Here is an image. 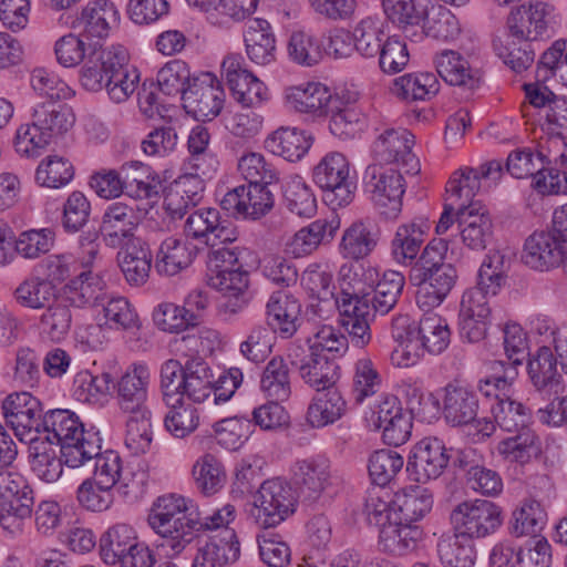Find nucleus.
<instances>
[{"instance_id":"1","label":"nucleus","mask_w":567,"mask_h":567,"mask_svg":"<svg viewBox=\"0 0 567 567\" xmlns=\"http://www.w3.org/2000/svg\"><path fill=\"white\" fill-rule=\"evenodd\" d=\"M404 284V276L395 270L385 271L379 279L372 267L349 264L340 268L341 297L337 301L340 323L354 347L369 344L370 321L377 312L385 315L396 305Z\"/></svg>"},{"instance_id":"2","label":"nucleus","mask_w":567,"mask_h":567,"mask_svg":"<svg viewBox=\"0 0 567 567\" xmlns=\"http://www.w3.org/2000/svg\"><path fill=\"white\" fill-rule=\"evenodd\" d=\"M150 381V369L133 364L114 385L118 409L126 416L124 444L132 455L148 452L153 441L152 412L146 403Z\"/></svg>"},{"instance_id":"3","label":"nucleus","mask_w":567,"mask_h":567,"mask_svg":"<svg viewBox=\"0 0 567 567\" xmlns=\"http://www.w3.org/2000/svg\"><path fill=\"white\" fill-rule=\"evenodd\" d=\"M74 122V114L69 106L42 103L34 109L32 122L18 127L14 150L22 157H38L53 138L66 133Z\"/></svg>"},{"instance_id":"4","label":"nucleus","mask_w":567,"mask_h":567,"mask_svg":"<svg viewBox=\"0 0 567 567\" xmlns=\"http://www.w3.org/2000/svg\"><path fill=\"white\" fill-rule=\"evenodd\" d=\"M450 519L461 538L475 542L498 530L503 524V511L492 501L476 498L457 504L451 511Z\"/></svg>"},{"instance_id":"5","label":"nucleus","mask_w":567,"mask_h":567,"mask_svg":"<svg viewBox=\"0 0 567 567\" xmlns=\"http://www.w3.org/2000/svg\"><path fill=\"white\" fill-rule=\"evenodd\" d=\"M296 496L291 485L281 478L264 481L255 496L250 515L260 528H272L295 512Z\"/></svg>"},{"instance_id":"6","label":"nucleus","mask_w":567,"mask_h":567,"mask_svg":"<svg viewBox=\"0 0 567 567\" xmlns=\"http://www.w3.org/2000/svg\"><path fill=\"white\" fill-rule=\"evenodd\" d=\"M287 357L305 383L317 392L336 386L340 367L334 358L318 352L315 347L300 344H291L288 348Z\"/></svg>"},{"instance_id":"7","label":"nucleus","mask_w":567,"mask_h":567,"mask_svg":"<svg viewBox=\"0 0 567 567\" xmlns=\"http://www.w3.org/2000/svg\"><path fill=\"white\" fill-rule=\"evenodd\" d=\"M367 192L375 209L385 218H396L405 192L402 174L392 168L369 165L364 173Z\"/></svg>"},{"instance_id":"8","label":"nucleus","mask_w":567,"mask_h":567,"mask_svg":"<svg viewBox=\"0 0 567 567\" xmlns=\"http://www.w3.org/2000/svg\"><path fill=\"white\" fill-rule=\"evenodd\" d=\"M350 167L341 153L327 154L313 168L312 178L324 192V199L333 206H346L354 196V185L350 181Z\"/></svg>"},{"instance_id":"9","label":"nucleus","mask_w":567,"mask_h":567,"mask_svg":"<svg viewBox=\"0 0 567 567\" xmlns=\"http://www.w3.org/2000/svg\"><path fill=\"white\" fill-rule=\"evenodd\" d=\"M554 8L543 1L513 8L506 19L508 34L518 41H538L549 37Z\"/></svg>"},{"instance_id":"10","label":"nucleus","mask_w":567,"mask_h":567,"mask_svg":"<svg viewBox=\"0 0 567 567\" xmlns=\"http://www.w3.org/2000/svg\"><path fill=\"white\" fill-rule=\"evenodd\" d=\"M185 111L197 121H210L216 117L225 101V92L217 78L209 73L194 76L183 95Z\"/></svg>"},{"instance_id":"11","label":"nucleus","mask_w":567,"mask_h":567,"mask_svg":"<svg viewBox=\"0 0 567 567\" xmlns=\"http://www.w3.org/2000/svg\"><path fill=\"white\" fill-rule=\"evenodd\" d=\"M269 185H240L227 192L220 207L228 216L244 219H259L267 215L275 204Z\"/></svg>"},{"instance_id":"12","label":"nucleus","mask_w":567,"mask_h":567,"mask_svg":"<svg viewBox=\"0 0 567 567\" xmlns=\"http://www.w3.org/2000/svg\"><path fill=\"white\" fill-rule=\"evenodd\" d=\"M128 62L127 51L121 45L92 47L81 69V83L92 92L104 89L110 75Z\"/></svg>"},{"instance_id":"13","label":"nucleus","mask_w":567,"mask_h":567,"mask_svg":"<svg viewBox=\"0 0 567 567\" xmlns=\"http://www.w3.org/2000/svg\"><path fill=\"white\" fill-rule=\"evenodd\" d=\"M7 424L16 436L25 442L27 437L40 435V422L43 417L40 402L28 392L13 393L2 403Z\"/></svg>"},{"instance_id":"14","label":"nucleus","mask_w":567,"mask_h":567,"mask_svg":"<svg viewBox=\"0 0 567 567\" xmlns=\"http://www.w3.org/2000/svg\"><path fill=\"white\" fill-rule=\"evenodd\" d=\"M457 280L454 266L425 272H410V281L416 287L415 301L420 309L430 311L446 299Z\"/></svg>"},{"instance_id":"15","label":"nucleus","mask_w":567,"mask_h":567,"mask_svg":"<svg viewBox=\"0 0 567 567\" xmlns=\"http://www.w3.org/2000/svg\"><path fill=\"white\" fill-rule=\"evenodd\" d=\"M450 462L443 441L437 437L421 440L411 451L406 471L419 483L440 477Z\"/></svg>"},{"instance_id":"16","label":"nucleus","mask_w":567,"mask_h":567,"mask_svg":"<svg viewBox=\"0 0 567 567\" xmlns=\"http://www.w3.org/2000/svg\"><path fill=\"white\" fill-rule=\"evenodd\" d=\"M137 227L135 209L122 202L112 203L104 210L100 231L106 246L121 248L142 240L134 234Z\"/></svg>"},{"instance_id":"17","label":"nucleus","mask_w":567,"mask_h":567,"mask_svg":"<svg viewBox=\"0 0 567 567\" xmlns=\"http://www.w3.org/2000/svg\"><path fill=\"white\" fill-rule=\"evenodd\" d=\"M184 234L193 239L205 238L212 246L216 240L227 244L237 238L231 223L223 219L216 208H202L190 213L184 224Z\"/></svg>"},{"instance_id":"18","label":"nucleus","mask_w":567,"mask_h":567,"mask_svg":"<svg viewBox=\"0 0 567 567\" xmlns=\"http://www.w3.org/2000/svg\"><path fill=\"white\" fill-rule=\"evenodd\" d=\"M566 246L555 231H535L525 241L522 259L536 270H548L564 260Z\"/></svg>"},{"instance_id":"19","label":"nucleus","mask_w":567,"mask_h":567,"mask_svg":"<svg viewBox=\"0 0 567 567\" xmlns=\"http://www.w3.org/2000/svg\"><path fill=\"white\" fill-rule=\"evenodd\" d=\"M286 103L300 113L328 116L336 111L341 100L321 83H308L306 86H292L286 90Z\"/></svg>"},{"instance_id":"20","label":"nucleus","mask_w":567,"mask_h":567,"mask_svg":"<svg viewBox=\"0 0 567 567\" xmlns=\"http://www.w3.org/2000/svg\"><path fill=\"white\" fill-rule=\"evenodd\" d=\"M267 326L284 339L291 338L301 324V303L292 295L274 292L267 305Z\"/></svg>"},{"instance_id":"21","label":"nucleus","mask_w":567,"mask_h":567,"mask_svg":"<svg viewBox=\"0 0 567 567\" xmlns=\"http://www.w3.org/2000/svg\"><path fill=\"white\" fill-rule=\"evenodd\" d=\"M203 172H186L169 187L164 207L172 218H182L190 207L198 205L205 188Z\"/></svg>"},{"instance_id":"22","label":"nucleus","mask_w":567,"mask_h":567,"mask_svg":"<svg viewBox=\"0 0 567 567\" xmlns=\"http://www.w3.org/2000/svg\"><path fill=\"white\" fill-rule=\"evenodd\" d=\"M29 463L37 477L45 483L56 482L63 473V458L58 456L59 446L50 435L27 437Z\"/></svg>"},{"instance_id":"23","label":"nucleus","mask_w":567,"mask_h":567,"mask_svg":"<svg viewBox=\"0 0 567 567\" xmlns=\"http://www.w3.org/2000/svg\"><path fill=\"white\" fill-rule=\"evenodd\" d=\"M480 402L476 392L464 385L447 384L443 396V417L452 426H465L477 421Z\"/></svg>"},{"instance_id":"24","label":"nucleus","mask_w":567,"mask_h":567,"mask_svg":"<svg viewBox=\"0 0 567 567\" xmlns=\"http://www.w3.org/2000/svg\"><path fill=\"white\" fill-rule=\"evenodd\" d=\"M414 136L405 128H388L380 134L373 144L375 157L385 163H402L414 169L417 165L412 153Z\"/></svg>"},{"instance_id":"25","label":"nucleus","mask_w":567,"mask_h":567,"mask_svg":"<svg viewBox=\"0 0 567 567\" xmlns=\"http://www.w3.org/2000/svg\"><path fill=\"white\" fill-rule=\"evenodd\" d=\"M105 288L100 275L84 270L62 288V296L72 307H93L105 299Z\"/></svg>"},{"instance_id":"26","label":"nucleus","mask_w":567,"mask_h":567,"mask_svg":"<svg viewBox=\"0 0 567 567\" xmlns=\"http://www.w3.org/2000/svg\"><path fill=\"white\" fill-rule=\"evenodd\" d=\"M295 483L305 502L317 501L329 485V465L322 460L298 461L293 470Z\"/></svg>"},{"instance_id":"27","label":"nucleus","mask_w":567,"mask_h":567,"mask_svg":"<svg viewBox=\"0 0 567 567\" xmlns=\"http://www.w3.org/2000/svg\"><path fill=\"white\" fill-rule=\"evenodd\" d=\"M117 262L130 286L141 287L147 281L152 255L143 240L121 247L117 252Z\"/></svg>"},{"instance_id":"28","label":"nucleus","mask_w":567,"mask_h":567,"mask_svg":"<svg viewBox=\"0 0 567 567\" xmlns=\"http://www.w3.org/2000/svg\"><path fill=\"white\" fill-rule=\"evenodd\" d=\"M422 534L419 526L394 518L381 527L379 545L385 553L403 556L416 548Z\"/></svg>"},{"instance_id":"29","label":"nucleus","mask_w":567,"mask_h":567,"mask_svg":"<svg viewBox=\"0 0 567 567\" xmlns=\"http://www.w3.org/2000/svg\"><path fill=\"white\" fill-rule=\"evenodd\" d=\"M118 20L117 11L112 2L96 0L87 3L81 16L75 20L74 28L87 39L107 37L111 25Z\"/></svg>"},{"instance_id":"30","label":"nucleus","mask_w":567,"mask_h":567,"mask_svg":"<svg viewBox=\"0 0 567 567\" xmlns=\"http://www.w3.org/2000/svg\"><path fill=\"white\" fill-rule=\"evenodd\" d=\"M213 384L215 379L208 363L199 357H189L184 363L183 399L203 403L210 398Z\"/></svg>"},{"instance_id":"31","label":"nucleus","mask_w":567,"mask_h":567,"mask_svg":"<svg viewBox=\"0 0 567 567\" xmlns=\"http://www.w3.org/2000/svg\"><path fill=\"white\" fill-rule=\"evenodd\" d=\"M558 354L550 348L540 347L530 357L527 370L532 384L538 392L558 393L561 375L557 370Z\"/></svg>"},{"instance_id":"32","label":"nucleus","mask_w":567,"mask_h":567,"mask_svg":"<svg viewBox=\"0 0 567 567\" xmlns=\"http://www.w3.org/2000/svg\"><path fill=\"white\" fill-rule=\"evenodd\" d=\"M379 238L380 230L373 221L369 219L354 221L343 233L341 251L349 258L362 259L373 251Z\"/></svg>"},{"instance_id":"33","label":"nucleus","mask_w":567,"mask_h":567,"mask_svg":"<svg viewBox=\"0 0 567 567\" xmlns=\"http://www.w3.org/2000/svg\"><path fill=\"white\" fill-rule=\"evenodd\" d=\"M311 142V136L305 131L296 127H279L266 138L265 146L275 155L289 162H297L309 151Z\"/></svg>"},{"instance_id":"34","label":"nucleus","mask_w":567,"mask_h":567,"mask_svg":"<svg viewBox=\"0 0 567 567\" xmlns=\"http://www.w3.org/2000/svg\"><path fill=\"white\" fill-rule=\"evenodd\" d=\"M347 402L337 386L317 392L307 411V421L312 427H323L339 420Z\"/></svg>"},{"instance_id":"35","label":"nucleus","mask_w":567,"mask_h":567,"mask_svg":"<svg viewBox=\"0 0 567 567\" xmlns=\"http://www.w3.org/2000/svg\"><path fill=\"white\" fill-rule=\"evenodd\" d=\"M245 44L248 58L258 65L275 61L276 40L270 24L264 19H255L245 32Z\"/></svg>"},{"instance_id":"36","label":"nucleus","mask_w":567,"mask_h":567,"mask_svg":"<svg viewBox=\"0 0 567 567\" xmlns=\"http://www.w3.org/2000/svg\"><path fill=\"white\" fill-rule=\"evenodd\" d=\"M228 538L213 539L198 547L192 567H225L240 555L239 542L234 532Z\"/></svg>"},{"instance_id":"37","label":"nucleus","mask_w":567,"mask_h":567,"mask_svg":"<svg viewBox=\"0 0 567 567\" xmlns=\"http://www.w3.org/2000/svg\"><path fill=\"white\" fill-rule=\"evenodd\" d=\"M124 192L135 199H150L158 195L159 181L148 165L130 162L121 166Z\"/></svg>"},{"instance_id":"38","label":"nucleus","mask_w":567,"mask_h":567,"mask_svg":"<svg viewBox=\"0 0 567 567\" xmlns=\"http://www.w3.org/2000/svg\"><path fill=\"white\" fill-rule=\"evenodd\" d=\"M460 229L463 243L472 250L485 249L493 235L492 220L481 207H470L466 213L461 210Z\"/></svg>"},{"instance_id":"39","label":"nucleus","mask_w":567,"mask_h":567,"mask_svg":"<svg viewBox=\"0 0 567 567\" xmlns=\"http://www.w3.org/2000/svg\"><path fill=\"white\" fill-rule=\"evenodd\" d=\"M439 75L450 85L475 89L480 83L476 71L470 68V63L455 51H443L435 59Z\"/></svg>"},{"instance_id":"40","label":"nucleus","mask_w":567,"mask_h":567,"mask_svg":"<svg viewBox=\"0 0 567 567\" xmlns=\"http://www.w3.org/2000/svg\"><path fill=\"white\" fill-rule=\"evenodd\" d=\"M100 439L96 433L85 432L83 435L72 437V441L59 445L63 463L69 468H83L90 471L93 460L100 453Z\"/></svg>"},{"instance_id":"41","label":"nucleus","mask_w":567,"mask_h":567,"mask_svg":"<svg viewBox=\"0 0 567 567\" xmlns=\"http://www.w3.org/2000/svg\"><path fill=\"white\" fill-rule=\"evenodd\" d=\"M85 433L79 417L69 410H51L47 412L40 422V435H50L59 445L72 441L76 435Z\"/></svg>"},{"instance_id":"42","label":"nucleus","mask_w":567,"mask_h":567,"mask_svg":"<svg viewBox=\"0 0 567 567\" xmlns=\"http://www.w3.org/2000/svg\"><path fill=\"white\" fill-rule=\"evenodd\" d=\"M398 509V519L412 524L423 518L432 508L433 495L422 486H410L393 497Z\"/></svg>"},{"instance_id":"43","label":"nucleus","mask_w":567,"mask_h":567,"mask_svg":"<svg viewBox=\"0 0 567 567\" xmlns=\"http://www.w3.org/2000/svg\"><path fill=\"white\" fill-rule=\"evenodd\" d=\"M193 258V250L185 241L168 237L158 248L155 267L162 275L175 276L189 267Z\"/></svg>"},{"instance_id":"44","label":"nucleus","mask_w":567,"mask_h":567,"mask_svg":"<svg viewBox=\"0 0 567 567\" xmlns=\"http://www.w3.org/2000/svg\"><path fill=\"white\" fill-rule=\"evenodd\" d=\"M187 501L176 494L159 496L153 504L148 515V523L154 530L171 526V524H182L190 520L187 516Z\"/></svg>"},{"instance_id":"45","label":"nucleus","mask_w":567,"mask_h":567,"mask_svg":"<svg viewBox=\"0 0 567 567\" xmlns=\"http://www.w3.org/2000/svg\"><path fill=\"white\" fill-rule=\"evenodd\" d=\"M481 188L478 169L464 167L453 173L446 185L445 199L461 207H477L473 198Z\"/></svg>"},{"instance_id":"46","label":"nucleus","mask_w":567,"mask_h":567,"mask_svg":"<svg viewBox=\"0 0 567 567\" xmlns=\"http://www.w3.org/2000/svg\"><path fill=\"white\" fill-rule=\"evenodd\" d=\"M458 533L441 538L436 550L444 567H474L476 561L475 542L461 538Z\"/></svg>"},{"instance_id":"47","label":"nucleus","mask_w":567,"mask_h":567,"mask_svg":"<svg viewBox=\"0 0 567 567\" xmlns=\"http://www.w3.org/2000/svg\"><path fill=\"white\" fill-rule=\"evenodd\" d=\"M338 226L326 219H318L298 230L288 243V250L295 257H303L315 251L324 240H330Z\"/></svg>"},{"instance_id":"48","label":"nucleus","mask_w":567,"mask_h":567,"mask_svg":"<svg viewBox=\"0 0 567 567\" xmlns=\"http://www.w3.org/2000/svg\"><path fill=\"white\" fill-rule=\"evenodd\" d=\"M423 236L422 226L414 221L399 226L391 244L394 260L405 266L414 265L424 241Z\"/></svg>"},{"instance_id":"49","label":"nucleus","mask_w":567,"mask_h":567,"mask_svg":"<svg viewBox=\"0 0 567 567\" xmlns=\"http://www.w3.org/2000/svg\"><path fill=\"white\" fill-rule=\"evenodd\" d=\"M133 528L117 524L109 528L100 539V555L107 565H115L136 544Z\"/></svg>"},{"instance_id":"50","label":"nucleus","mask_w":567,"mask_h":567,"mask_svg":"<svg viewBox=\"0 0 567 567\" xmlns=\"http://www.w3.org/2000/svg\"><path fill=\"white\" fill-rule=\"evenodd\" d=\"M165 403L169 411L165 415L164 425L173 436L183 439L197 429L199 424L197 409L185 403L183 396L165 400Z\"/></svg>"},{"instance_id":"51","label":"nucleus","mask_w":567,"mask_h":567,"mask_svg":"<svg viewBox=\"0 0 567 567\" xmlns=\"http://www.w3.org/2000/svg\"><path fill=\"white\" fill-rule=\"evenodd\" d=\"M440 83L434 73L405 74L394 80L392 92L403 100H425L434 96Z\"/></svg>"},{"instance_id":"52","label":"nucleus","mask_w":567,"mask_h":567,"mask_svg":"<svg viewBox=\"0 0 567 567\" xmlns=\"http://www.w3.org/2000/svg\"><path fill=\"white\" fill-rule=\"evenodd\" d=\"M260 388L266 395L276 401H285L291 394L290 371L282 357H274L265 367Z\"/></svg>"},{"instance_id":"53","label":"nucleus","mask_w":567,"mask_h":567,"mask_svg":"<svg viewBox=\"0 0 567 567\" xmlns=\"http://www.w3.org/2000/svg\"><path fill=\"white\" fill-rule=\"evenodd\" d=\"M17 302L30 309H43L52 303L59 296L51 281L34 277L21 282L14 290Z\"/></svg>"},{"instance_id":"54","label":"nucleus","mask_w":567,"mask_h":567,"mask_svg":"<svg viewBox=\"0 0 567 567\" xmlns=\"http://www.w3.org/2000/svg\"><path fill=\"white\" fill-rule=\"evenodd\" d=\"M162 538L158 547L168 558L181 555L196 538L198 527L196 519L183 522L182 524H171L164 528L155 530Z\"/></svg>"},{"instance_id":"55","label":"nucleus","mask_w":567,"mask_h":567,"mask_svg":"<svg viewBox=\"0 0 567 567\" xmlns=\"http://www.w3.org/2000/svg\"><path fill=\"white\" fill-rule=\"evenodd\" d=\"M70 306L69 301L60 295L42 313L40 327L50 340L60 341L70 331L72 322Z\"/></svg>"},{"instance_id":"56","label":"nucleus","mask_w":567,"mask_h":567,"mask_svg":"<svg viewBox=\"0 0 567 567\" xmlns=\"http://www.w3.org/2000/svg\"><path fill=\"white\" fill-rule=\"evenodd\" d=\"M420 347L432 354L442 353L450 344L451 332L445 319L435 313L424 315L419 321Z\"/></svg>"},{"instance_id":"57","label":"nucleus","mask_w":567,"mask_h":567,"mask_svg":"<svg viewBox=\"0 0 567 567\" xmlns=\"http://www.w3.org/2000/svg\"><path fill=\"white\" fill-rule=\"evenodd\" d=\"M509 435L497 445V452L509 462H527L537 450V435L532 427L507 432Z\"/></svg>"},{"instance_id":"58","label":"nucleus","mask_w":567,"mask_h":567,"mask_svg":"<svg viewBox=\"0 0 567 567\" xmlns=\"http://www.w3.org/2000/svg\"><path fill=\"white\" fill-rule=\"evenodd\" d=\"M423 29L427 37L435 40H454L461 33V27L455 14L442 6H433L425 10Z\"/></svg>"},{"instance_id":"59","label":"nucleus","mask_w":567,"mask_h":567,"mask_svg":"<svg viewBox=\"0 0 567 567\" xmlns=\"http://www.w3.org/2000/svg\"><path fill=\"white\" fill-rule=\"evenodd\" d=\"M74 176L72 163L59 155L43 158L35 171V181L40 186L60 188L68 185Z\"/></svg>"},{"instance_id":"60","label":"nucleus","mask_w":567,"mask_h":567,"mask_svg":"<svg viewBox=\"0 0 567 567\" xmlns=\"http://www.w3.org/2000/svg\"><path fill=\"white\" fill-rule=\"evenodd\" d=\"M32 492L0 501V526L12 535L21 533L23 520L32 514Z\"/></svg>"},{"instance_id":"61","label":"nucleus","mask_w":567,"mask_h":567,"mask_svg":"<svg viewBox=\"0 0 567 567\" xmlns=\"http://www.w3.org/2000/svg\"><path fill=\"white\" fill-rule=\"evenodd\" d=\"M495 423L505 432L530 427L529 413L526 406L509 396H504L491 406Z\"/></svg>"},{"instance_id":"62","label":"nucleus","mask_w":567,"mask_h":567,"mask_svg":"<svg viewBox=\"0 0 567 567\" xmlns=\"http://www.w3.org/2000/svg\"><path fill=\"white\" fill-rule=\"evenodd\" d=\"M545 517L546 515L538 502H526L520 508L514 511L509 527L511 533L516 537L530 536L537 538L544 527Z\"/></svg>"},{"instance_id":"63","label":"nucleus","mask_w":567,"mask_h":567,"mask_svg":"<svg viewBox=\"0 0 567 567\" xmlns=\"http://www.w3.org/2000/svg\"><path fill=\"white\" fill-rule=\"evenodd\" d=\"M493 48L496 55L511 68L515 73L526 71L535 60V52L532 43L527 41H503L501 39L493 41Z\"/></svg>"},{"instance_id":"64","label":"nucleus","mask_w":567,"mask_h":567,"mask_svg":"<svg viewBox=\"0 0 567 567\" xmlns=\"http://www.w3.org/2000/svg\"><path fill=\"white\" fill-rule=\"evenodd\" d=\"M288 54L296 63L312 66L323 56V43L316 35L302 31L293 32L288 43Z\"/></svg>"}]
</instances>
